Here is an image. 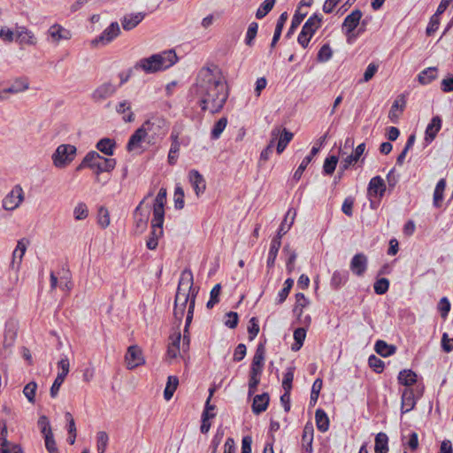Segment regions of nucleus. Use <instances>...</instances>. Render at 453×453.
Instances as JSON below:
<instances>
[{
	"label": "nucleus",
	"instance_id": "72a5a7b5",
	"mask_svg": "<svg viewBox=\"0 0 453 453\" xmlns=\"http://www.w3.org/2000/svg\"><path fill=\"white\" fill-rule=\"evenodd\" d=\"M417 377V374L412 370L404 369L399 372L397 379L400 384L410 387L416 383Z\"/></svg>",
	"mask_w": 453,
	"mask_h": 453
},
{
	"label": "nucleus",
	"instance_id": "e433bc0d",
	"mask_svg": "<svg viewBox=\"0 0 453 453\" xmlns=\"http://www.w3.org/2000/svg\"><path fill=\"white\" fill-rule=\"evenodd\" d=\"M115 142L110 138H103L96 143V149L102 153L111 156L115 147Z\"/></svg>",
	"mask_w": 453,
	"mask_h": 453
},
{
	"label": "nucleus",
	"instance_id": "0eeeda50",
	"mask_svg": "<svg viewBox=\"0 0 453 453\" xmlns=\"http://www.w3.org/2000/svg\"><path fill=\"white\" fill-rule=\"evenodd\" d=\"M142 126H146V131L150 134L152 140L160 138L167 133V123L166 120L159 116H153Z\"/></svg>",
	"mask_w": 453,
	"mask_h": 453
},
{
	"label": "nucleus",
	"instance_id": "f257e3e1",
	"mask_svg": "<svg viewBox=\"0 0 453 453\" xmlns=\"http://www.w3.org/2000/svg\"><path fill=\"white\" fill-rule=\"evenodd\" d=\"M203 111L217 113L223 109L228 97L226 79L215 65L200 69L192 88Z\"/></svg>",
	"mask_w": 453,
	"mask_h": 453
},
{
	"label": "nucleus",
	"instance_id": "412c9836",
	"mask_svg": "<svg viewBox=\"0 0 453 453\" xmlns=\"http://www.w3.org/2000/svg\"><path fill=\"white\" fill-rule=\"evenodd\" d=\"M406 107V99L403 96H398L393 102L388 112V118L393 123H396Z\"/></svg>",
	"mask_w": 453,
	"mask_h": 453
},
{
	"label": "nucleus",
	"instance_id": "a18cd8bd",
	"mask_svg": "<svg viewBox=\"0 0 453 453\" xmlns=\"http://www.w3.org/2000/svg\"><path fill=\"white\" fill-rule=\"evenodd\" d=\"M0 453H22V450L19 445L11 444L7 439L0 438Z\"/></svg>",
	"mask_w": 453,
	"mask_h": 453
},
{
	"label": "nucleus",
	"instance_id": "473e14b6",
	"mask_svg": "<svg viewBox=\"0 0 453 453\" xmlns=\"http://www.w3.org/2000/svg\"><path fill=\"white\" fill-rule=\"evenodd\" d=\"M319 148H317V147H312L310 154L308 156H306L303 161L301 162V164L299 165L298 168L296 169V171L294 173V178L296 180H299L303 173V171L307 168L308 165L311 162V160L313 159V157L317 155V153L319 152Z\"/></svg>",
	"mask_w": 453,
	"mask_h": 453
},
{
	"label": "nucleus",
	"instance_id": "5701e85b",
	"mask_svg": "<svg viewBox=\"0 0 453 453\" xmlns=\"http://www.w3.org/2000/svg\"><path fill=\"white\" fill-rule=\"evenodd\" d=\"M367 268V257L362 253L355 255L350 262V269L357 276L365 273Z\"/></svg>",
	"mask_w": 453,
	"mask_h": 453
},
{
	"label": "nucleus",
	"instance_id": "13d9d810",
	"mask_svg": "<svg viewBox=\"0 0 453 453\" xmlns=\"http://www.w3.org/2000/svg\"><path fill=\"white\" fill-rule=\"evenodd\" d=\"M389 288V281L386 278H380L377 280L373 285V288L376 294L383 295L385 294Z\"/></svg>",
	"mask_w": 453,
	"mask_h": 453
},
{
	"label": "nucleus",
	"instance_id": "3c124183",
	"mask_svg": "<svg viewBox=\"0 0 453 453\" xmlns=\"http://www.w3.org/2000/svg\"><path fill=\"white\" fill-rule=\"evenodd\" d=\"M97 445L96 449L98 453H104L107 448L109 437L104 431H100L96 435Z\"/></svg>",
	"mask_w": 453,
	"mask_h": 453
},
{
	"label": "nucleus",
	"instance_id": "bf43d9fd",
	"mask_svg": "<svg viewBox=\"0 0 453 453\" xmlns=\"http://www.w3.org/2000/svg\"><path fill=\"white\" fill-rule=\"evenodd\" d=\"M43 436H44V441H45V447H46L48 452L49 453H59L58 447H57V443H56L54 436H53V433L48 432V434L43 435Z\"/></svg>",
	"mask_w": 453,
	"mask_h": 453
},
{
	"label": "nucleus",
	"instance_id": "6e6552de",
	"mask_svg": "<svg viewBox=\"0 0 453 453\" xmlns=\"http://www.w3.org/2000/svg\"><path fill=\"white\" fill-rule=\"evenodd\" d=\"M363 13L360 10L356 9L352 11L343 20L342 30L347 36L348 42H351L355 38L353 32L359 25Z\"/></svg>",
	"mask_w": 453,
	"mask_h": 453
},
{
	"label": "nucleus",
	"instance_id": "aec40b11",
	"mask_svg": "<svg viewBox=\"0 0 453 453\" xmlns=\"http://www.w3.org/2000/svg\"><path fill=\"white\" fill-rule=\"evenodd\" d=\"M147 135L146 126H142L131 135L127 144V150L131 152L141 149L142 142Z\"/></svg>",
	"mask_w": 453,
	"mask_h": 453
},
{
	"label": "nucleus",
	"instance_id": "09e8293b",
	"mask_svg": "<svg viewBox=\"0 0 453 453\" xmlns=\"http://www.w3.org/2000/svg\"><path fill=\"white\" fill-rule=\"evenodd\" d=\"M227 125V119L226 118H221L219 119L213 126L211 129V138L218 139L223 131L225 130L226 127Z\"/></svg>",
	"mask_w": 453,
	"mask_h": 453
},
{
	"label": "nucleus",
	"instance_id": "c85d7f7f",
	"mask_svg": "<svg viewBox=\"0 0 453 453\" xmlns=\"http://www.w3.org/2000/svg\"><path fill=\"white\" fill-rule=\"evenodd\" d=\"M296 215V211H292L290 209L287 211L285 218L279 227L276 238H280L281 240L282 236L289 231L294 223Z\"/></svg>",
	"mask_w": 453,
	"mask_h": 453
},
{
	"label": "nucleus",
	"instance_id": "e2e57ef3",
	"mask_svg": "<svg viewBox=\"0 0 453 453\" xmlns=\"http://www.w3.org/2000/svg\"><path fill=\"white\" fill-rule=\"evenodd\" d=\"M221 287L217 284L213 287L210 293V300L207 302V307L212 308L216 303H219V296L220 295Z\"/></svg>",
	"mask_w": 453,
	"mask_h": 453
},
{
	"label": "nucleus",
	"instance_id": "f704fd0d",
	"mask_svg": "<svg viewBox=\"0 0 453 453\" xmlns=\"http://www.w3.org/2000/svg\"><path fill=\"white\" fill-rule=\"evenodd\" d=\"M116 111L118 113L122 114L123 120L125 122H132L134 119V113L131 111V104L125 100L123 102H120L117 107Z\"/></svg>",
	"mask_w": 453,
	"mask_h": 453
},
{
	"label": "nucleus",
	"instance_id": "c756f323",
	"mask_svg": "<svg viewBox=\"0 0 453 453\" xmlns=\"http://www.w3.org/2000/svg\"><path fill=\"white\" fill-rule=\"evenodd\" d=\"M321 24L322 16L319 14H313L306 20L302 30L313 36L315 32L320 27Z\"/></svg>",
	"mask_w": 453,
	"mask_h": 453
},
{
	"label": "nucleus",
	"instance_id": "a878e982",
	"mask_svg": "<svg viewBox=\"0 0 453 453\" xmlns=\"http://www.w3.org/2000/svg\"><path fill=\"white\" fill-rule=\"evenodd\" d=\"M441 128V119L439 116L432 118L430 123L427 125L425 132V140L431 142Z\"/></svg>",
	"mask_w": 453,
	"mask_h": 453
},
{
	"label": "nucleus",
	"instance_id": "4be33fe9",
	"mask_svg": "<svg viewBox=\"0 0 453 453\" xmlns=\"http://www.w3.org/2000/svg\"><path fill=\"white\" fill-rule=\"evenodd\" d=\"M314 436V428L311 423H307L303 430L302 450L303 453H312V442Z\"/></svg>",
	"mask_w": 453,
	"mask_h": 453
},
{
	"label": "nucleus",
	"instance_id": "ddd939ff",
	"mask_svg": "<svg viewBox=\"0 0 453 453\" xmlns=\"http://www.w3.org/2000/svg\"><path fill=\"white\" fill-rule=\"evenodd\" d=\"M125 360L129 370H133L145 362L142 349L136 345L130 346L127 349Z\"/></svg>",
	"mask_w": 453,
	"mask_h": 453
},
{
	"label": "nucleus",
	"instance_id": "c9c22d12",
	"mask_svg": "<svg viewBox=\"0 0 453 453\" xmlns=\"http://www.w3.org/2000/svg\"><path fill=\"white\" fill-rule=\"evenodd\" d=\"M388 438L386 434L379 433L375 437V453H388Z\"/></svg>",
	"mask_w": 453,
	"mask_h": 453
},
{
	"label": "nucleus",
	"instance_id": "6e6d98bb",
	"mask_svg": "<svg viewBox=\"0 0 453 453\" xmlns=\"http://www.w3.org/2000/svg\"><path fill=\"white\" fill-rule=\"evenodd\" d=\"M265 349L264 344H259L256 349L251 365H263L265 364Z\"/></svg>",
	"mask_w": 453,
	"mask_h": 453
},
{
	"label": "nucleus",
	"instance_id": "37998d69",
	"mask_svg": "<svg viewBox=\"0 0 453 453\" xmlns=\"http://www.w3.org/2000/svg\"><path fill=\"white\" fill-rule=\"evenodd\" d=\"M305 338H306V330L304 328L299 327V328L296 329L294 332L295 343L292 345L291 349L293 351L299 350L302 348Z\"/></svg>",
	"mask_w": 453,
	"mask_h": 453
},
{
	"label": "nucleus",
	"instance_id": "6ab92c4d",
	"mask_svg": "<svg viewBox=\"0 0 453 453\" xmlns=\"http://www.w3.org/2000/svg\"><path fill=\"white\" fill-rule=\"evenodd\" d=\"M386 191V184L380 176L371 179L368 185V196L371 198H380Z\"/></svg>",
	"mask_w": 453,
	"mask_h": 453
},
{
	"label": "nucleus",
	"instance_id": "b1692460",
	"mask_svg": "<svg viewBox=\"0 0 453 453\" xmlns=\"http://www.w3.org/2000/svg\"><path fill=\"white\" fill-rule=\"evenodd\" d=\"M188 179L196 196H200L205 190L206 184L203 176L196 170H192L188 174Z\"/></svg>",
	"mask_w": 453,
	"mask_h": 453
},
{
	"label": "nucleus",
	"instance_id": "2f4dec72",
	"mask_svg": "<svg viewBox=\"0 0 453 453\" xmlns=\"http://www.w3.org/2000/svg\"><path fill=\"white\" fill-rule=\"evenodd\" d=\"M438 71L436 67H427L418 75V81L421 85H427L437 79Z\"/></svg>",
	"mask_w": 453,
	"mask_h": 453
},
{
	"label": "nucleus",
	"instance_id": "0e129e2a",
	"mask_svg": "<svg viewBox=\"0 0 453 453\" xmlns=\"http://www.w3.org/2000/svg\"><path fill=\"white\" fill-rule=\"evenodd\" d=\"M333 56V51L329 45L325 44L323 45L318 53V61L319 62H326L328 61Z\"/></svg>",
	"mask_w": 453,
	"mask_h": 453
},
{
	"label": "nucleus",
	"instance_id": "58836bf2",
	"mask_svg": "<svg viewBox=\"0 0 453 453\" xmlns=\"http://www.w3.org/2000/svg\"><path fill=\"white\" fill-rule=\"evenodd\" d=\"M446 188V180L444 179H441L438 183L436 184V187L434 188V205L435 207H440L441 203L443 200V193Z\"/></svg>",
	"mask_w": 453,
	"mask_h": 453
},
{
	"label": "nucleus",
	"instance_id": "4c0bfd02",
	"mask_svg": "<svg viewBox=\"0 0 453 453\" xmlns=\"http://www.w3.org/2000/svg\"><path fill=\"white\" fill-rule=\"evenodd\" d=\"M316 425L319 431L326 432L329 428V419L323 410H317L315 413Z\"/></svg>",
	"mask_w": 453,
	"mask_h": 453
},
{
	"label": "nucleus",
	"instance_id": "338daca9",
	"mask_svg": "<svg viewBox=\"0 0 453 453\" xmlns=\"http://www.w3.org/2000/svg\"><path fill=\"white\" fill-rule=\"evenodd\" d=\"M248 332L250 339L253 340L259 332V326L256 318H251L249 321Z\"/></svg>",
	"mask_w": 453,
	"mask_h": 453
},
{
	"label": "nucleus",
	"instance_id": "69168bd1",
	"mask_svg": "<svg viewBox=\"0 0 453 453\" xmlns=\"http://www.w3.org/2000/svg\"><path fill=\"white\" fill-rule=\"evenodd\" d=\"M257 24L253 22L251 23L247 30L245 42L247 45L251 46L253 43V40L255 39L257 33Z\"/></svg>",
	"mask_w": 453,
	"mask_h": 453
},
{
	"label": "nucleus",
	"instance_id": "ea45409f",
	"mask_svg": "<svg viewBox=\"0 0 453 453\" xmlns=\"http://www.w3.org/2000/svg\"><path fill=\"white\" fill-rule=\"evenodd\" d=\"M280 245H281V240L280 238L274 237L272 240L269 253H268V258H267V264L269 266L273 265L276 257H277V254H278V251L280 248Z\"/></svg>",
	"mask_w": 453,
	"mask_h": 453
},
{
	"label": "nucleus",
	"instance_id": "c03bdc74",
	"mask_svg": "<svg viewBox=\"0 0 453 453\" xmlns=\"http://www.w3.org/2000/svg\"><path fill=\"white\" fill-rule=\"evenodd\" d=\"M97 223L102 228H106L111 223L110 213L106 207L100 206L97 211Z\"/></svg>",
	"mask_w": 453,
	"mask_h": 453
},
{
	"label": "nucleus",
	"instance_id": "680f3d73",
	"mask_svg": "<svg viewBox=\"0 0 453 453\" xmlns=\"http://www.w3.org/2000/svg\"><path fill=\"white\" fill-rule=\"evenodd\" d=\"M58 369L61 370V372H59L57 376L58 377H61L62 376V379L65 380V377L67 376L68 372H69V370H70L69 359L66 357H62L58 362Z\"/></svg>",
	"mask_w": 453,
	"mask_h": 453
},
{
	"label": "nucleus",
	"instance_id": "2eb2a0df",
	"mask_svg": "<svg viewBox=\"0 0 453 453\" xmlns=\"http://www.w3.org/2000/svg\"><path fill=\"white\" fill-rule=\"evenodd\" d=\"M117 90L116 86L110 82H104L99 85L92 93L91 98L96 103H100L109 97H111Z\"/></svg>",
	"mask_w": 453,
	"mask_h": 453
},
{
	"label": "nucleus",
	"instance_id": "79ce46f5",
	"mask_svg": "<svg viewBox=\"0 0 453 453\" xmlns=\"http://www.w3.org/2000/svg\"><path fill=\"white\" fill-rule=\"evenodd\" d=\"M287 19H288L287 12L281 13L280 16L279 17V19L277 20L274 35H273L272 43H271L272 47H274L275 44L277 43V42L279 41L281 32H282V29H283V27H284Z\"/></svg>",
	"mask_w": 453,
	"mask_h": 453
},
{
	"label": "nucleus",
	"instance_id": "20e7f679",
	"mask_svg": "<svg viewBox=\"0 0 453 453\" xmlns=\"http://www.w3.org/2000/svg\"><path fill=\"white\" fill-rule=\"evenodd\" d=\"M170 61V50L152 54L148 58H142L134 66V70H142L145 73H154L166 69Z\"/></svg>",
	"mask_w": 453,
	"mask_h": 453
},
{
	"label": "nucleus",
	"instance_id": "cd10ccee",
	"mask_svg": "<svg viewBox=\"0 0 453 453\" xmlns=\"http://www.w3.org/2000/svg\"><path fill=\"white\" fill-rule=\"evenodd\" d=\"M416 405V400L414 398L413 391L406 388L402 394V403L401 411L402 413H407L414 409Z\"/></svg>",
	"mask_w": 453,
	"mask_h": 453
},
{
	"label": "nucleus",
	"instance_id": "1a4fd4ad",
	"mask_svg": "<svg viewBox=\"0 0 453 453\" xmlns=\"http://www.w3.org/2000/svg\"><path fill=\"white\" fill-rule=\"evenodd\" d=\"M120 27L118 22H111L99 36L92 40L93 46L107 45L120 35Z\"/></svg>",
	"mask_w": 453,
	"mask_h": 453
},
{
	"label": "nucleus",
	"instance_id": "a211bd4d",
	"mask_svg": "<svg viewBox=\"0 0 453 453\" xmlns=\"http://www.w3.org/2000/svg\"><path fill=\"white\" fill-rule=\"evenodd\" d=\"M19 330V324L17 321L10 320L5 324L3 345L4 349L13 346Z\"/></svg>",
	"mask_w": 453,
	"mask_h": 453
},
{
	"label": "nucleus",
	"instance_id": "603ef678",
	"mask_svg": "<svg viewBox=\"0 0 453 453\" xmlns=\"http://www.w3.org/2000/svg\"><path fill=\"white\" fill-rule=\"evenodd\" d=\"M275 0H265L256 12L257 19L264 18L273 7Z\"/></svg>",
	"mask_w": 453,
	"mask_h": 453
},
{
	"label": "nucleus",
	"instance_id": "f03ea898",
	"mask_svg": "<svg viewBox=\"0 0 453 453\" xmlns=\"http://www.w3.org/2000/svg\"><path fill=\"white\" fill-rule=\"evenodd\" d=\"M196 294V291L193 288V274L190 271L184 270L180 274L175 296L174 314L178 319H182L185 309L188 304L187 322L190 321Z\"/></svg>",
	"mask_w": 453,
	"mask_h": 453
},
{
	"label": "nucleus",
	"instance_id": "f3484780",
	"mask_svg": "<svg viewBox=\"0 0 453 453\" xmlns=\"http://www.w3.org/2000/svg\"><path fill=\"white\" fill-rule=\"evenodd\" d=\"M47 34L51 38V41L55 43H58L63 40L67 41L72 38L71 31L58 23L50 26Z\"/></svg>",
	"mask_w": 453,
	"mask_h": 453
},
{
	"label": "nucleus",
	"instance_id": "7ed1b4c3",
	"mask_svg": "<svg viewBox=\"0 0 453 453\" xmlns=\"http://www.w3.org/2000/svg\"><path fill=\"white\" fill-rule=\"evenodd\" d=\"M116 166L114 158H107L102 157L96 151H89L83 158L81 163L77 166L76 170L81 171L83 168H90L96 174V181L99 182V175L102 173H109Z\"/></svg>",
	"mask_w": 453,
	"mask_h": 453
},
{
	"label": "nucleus",
	"instance_id": "de8ad7c7",
	"mask_svg": "<svg viewBox=\"0 0 453 453\" xmlns=\"http://www.w3.org/2000/svg\"><path fill=\"white\" fill-rule=\"evenodd\" d=\"M337 163H338V157L336 156L327 157L325 159L324 165H323L324 173L326 175H331L334 172Z\"/></svg>",
	"mask_w": 453,
	"mask_h": 453
},
{
	"label": "nucleus",
	"instance_id": "7c9ffc66",
	"mask_svg": "<svg viewBox=\"0 0 453 453\" xmlns=\"http://www.w3.org/2000/svg\"><path fill=\"white\" fill-rule=\"evenodd\" d=\"M269 403V395L266 393L257 395L253 399L252 411L259 414L267 409Z\"/></svg>",
	"mask_w": 453,
	"mask_h": 453
},
{
	"label": "nucleus",
	"instance_id": "9b49d317",
	"mask_svg": "<svg viewBox=\"0 0 453 453\" xmlns=\"http://www.w3.org/2000/svg\"><path fill=\"white\" fill-rule=\"evenodd\" d=\"M293 139V134L287 129L273 128L271 132V140H273V144L277 142V152L280 154L284 151L288 144Z\"/></svg>",
	"mask_w": 453,
	"mask_h": 453
},
{
	"label": "nucleus",
	"instance_id": "dca6fc26",
	"mask_svg": "<svg viewBox=\"0 0 453 453\" xmlns=\"http://www.w3.org/2000/svg\"><path fill=\"white\" fill-rule=\"evenodd\" d=\"M29 88V82L26 78H17L6 88L0 91V100H5V94H18L24 92Z\"/></svg>",
	"mask_w": 453,
	"mask_h": 453
},
{
	"label": "nucleus",
	"instance_id": "4d7b16f0",
	"mask_svg": "<svg viewBox=\"0 0 453 453\" xmlns=\"http://www.w3.org/2000/svg\"><path fill=\"white\" fill-rule=\"evenodd\" d=\"M37 389V384L35 381L27 383L23 389L25 396L27 398L29 403H35V392Z\"/></svg>",
	"mask_w": 453,
	"mask_h": 453
},
{
	"label": "nucleus",
	"instance_id": "4468645a",
	"mask_svg": "<svg viewBox=\"0 0 453 453\" xmlns=\"http://www.w3.org/2000/svg\"><path fill=\"white\" fill-rule=\"evenodd\" d=\"M29 241L25 238H22L19 241H18L17 246L12 252V259L10 264V268L12 271L18 272L19 270L23 257L26 253L27 247Z\"/></svg>",
	"mask_w": 453,
	"mask_h": 453
},
{
	"label": "nucleus",
	"instance_id": "423d86ee",
	"mask_svg": "<svg viewBox=\"0 0 453 453\" xmlns=\"http://www.w3.org/2000/svg\"><path fill=\"white\" fill-rule=\"evenodd\" d=\"M77 149L72 144H61L53 153L51 158L54 166L57 168H65L75 158Z\"/></svg>",
	"mask_w": 453,
	"mask_h": 453
},
{
	"label": "nucleus",
	"instance_id": "393cba45",
	"mask_svg": "<svg viewBox=\"0 0 453 453\" xmlns=\"http://www.w3.org/2000/svg\"><path fill=\"white\" fill-rule=\"evenodd\" d=\"M144 19L142 12L126 14L121 19V25L124 30L130 31L136 27Z\"/></svg>",
	"mask_w": 453,
	"mask_h": 453
},
{
	"label": "nucleus",
	"instance_id": "8fccbe9b",
	"mask_svg": "<svg viewBox=\"0 0 453 453\" xmlns=\"http://www.w3.org/2000/svg\"><path fill=\"white\" fill-rule=\"evenodd\" d=\"M294 280L292 279H287L284 282V288L278 293L277 303H282L288 297L290 289L292 288Z\"/></svg>",
	"mask_w": 453,
	"mask_h": 453
},
{
	"label": "nucleus",
	"instance_id": "9d476101",
	"mask_svg": "<svg viewBox=\"0 0 453 453\" xmlns=\"http://www.w3.org/2000/svg\"><path fill=\"white\" fill-rule=\"evenodd\" d=\"M145 199L146 198L139 203L134 212L135 231L139 234L142 233L147 228L150 214V208L144 205Z\"/></svg>",
	"mask_w": 453,
	"mask_h": 453
},
{
	"label": "nucleus",
	"instance_id": "bb28decb",
	"mask_svg": "<svg viewBox=\"0 0 453 453\" xmlns=\"http://www.w3.org/2000/svg\"><path fill=\"white\" fill-rule=\"evenodd\" d=\"M16 37L20 44L35 45L37 43V39L34 33L26 27H18Z\"/></svg>",
	"mask_w": 453,
	"mask_h": 453
},
{
	"label": "nucleus",
	"instance_id": "052dcab7",
	"mask_svg": "<svg viewBox=\"0 0 453 453\" xmlns=\"http://www.w3.org/2000/svg\"><path fill=\"white\" fill-rule=\"evenodd\" d=\"M451 308L449 300L447 297L440 299L437 309L441 313V318L446 319Z\"/></svg>",
	"mask_w": 453,
	"mask_h": 453
},
{
	"label": "nucleus",
	"instance_id": "5fc2aeb1",
	"mask_svg": "<svg viewBox=\"0 0 453 453\" xmlns=\"http://www.w3.org/2000/svg\"><path fill=\"white\" fill-rule=\"evenodd\" d=\"M322 385H323V382H322L321 379H317L313 382L312 387H311V400H310V403L311 405L316 404L319 395V392L322 388Z\"/></svg>",
	"mask_w": 453,
	"mask_h": 453
},
{
	"label": "nucleus",
	"instance_id": "a19ab883",
	"mask_svg": "<svg viewBox=\"0 0 453 453\" xmlns=\"http://www.w3.org/2000/svg\"><path fill=\"white\" fill-rule=\"evenodd\" d=\"M375 350L379 355L382 357H389L395 352L396 348L393 345H388L384 341H378L375 343Z\"/></svg>",
	"mask_w": 453,
	"mask_h": 453
},
{
	"label": "nucleus",
	"instance_id": "f8f14e48",
	"mask_svg": "<svg viewBox=\"0 0 453 453\" xmlns=\"http://www.w3.org/2000/svg\"><path fill=\"white\" fill-rule=\"evenodd\" d=\"M24 199L23 189L16 186L3 200V207L6 211L15 210Z\"/></svg>",
	"mask_w": 453,
	"mask_h": 453
},
{
	"label": "nucleus",
	"instance_id": "774afa93",
	"mask_svg": "<svg viewBox=\"0 0 453 453\" xmlns=\"http://www.w3.org/2000/svg\"><path fill=\"white\" fill-rule=\"evenodd\" d=\"M377 71H378V65H376L374 63H370L367 65V67L364 73L363 81L364 82L369 81L374 76V74L377 73Z\"/></svg>",
	"mask_w": 453,
	"mask_h": 453
},
{
	"label": "nucleus",
	"instance_id": "864d4df0",
	"mask_svg": "<svg viewBox=\"0 0 453 453\" xmlns=\"http://www.w3.org/2000/svg\"><path fill=\"white\" fill-rule=\"evenodd\" d=\"M73 215L76 220L85 219L88 216V206L85 203H79L74 207Z\"/></svg>",
	"mask_w": 453,
	"mask_h": 453
},
{
	"label": "nucleus",
	"instance_id": "49530a36",
	"mask_svg": "<svg viewBox=\"0 0 453 453\" xmlns=\"http://www.w3.org/2000/svg\"><path fill=\"white\" fill-rule=\"evenodd\" d=\"M310 303L308 298L303 294L298 293L296 296V306L294 308V311L300 316L303 313V311L305 307H307Z\"/></svg>",
	"mask_w": 453,
	"mask_h": 453
},
{
	"label": "nucleus",
	"instance_id": "39448f33",
	"mask_svg": "<svg viewBox=\"0 0 453 453\" xmlns=\"http://www.w3.org/2000/svg\"><path fill=\"white\" fill-rule=\"evenodd\" d=\"M167 189L162 188L153 204V219L151 220V227H153V234L158 235L162 233V225L164 223L165 210L164 206L166 203Z\"/></svg>",
	"mask_w": 453,
	"mask_h": 453
}]
</instances>
